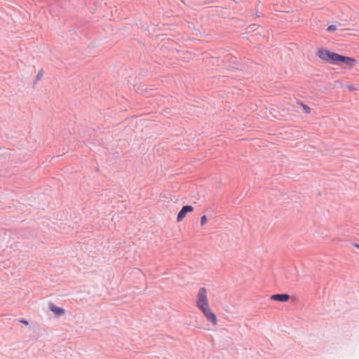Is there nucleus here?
<instances>
[{
	"mask_svg": "<svg viewBox=\"0 0 359 359\" xmlns=\"http://www.w3.org/2000/svg\"><path fill=\"white\" fill-rule=\"evenodd\" d=\"M197 306L202 311L204 316L208 320L211 322L213 325L217 324V318L209 308L208 302L207 299V291L205 287H200L197 295Z\"/></svg>",
	"mask_w": 359,
	"mask_h": 359,
	"instance_id": "obj_1",
	"label": "nucleus"
},
{
	"mask_svg": "<svg viewBox=\"0 0 359 359\" xmlns=\"http://www.w3.org/2000/svg\"><path fill=\"white\" fill-rule=\"evenodd\" d=\"M339 53L332 52L325 48H319L316 55L322 60L327 62L332 65L336 64Z\"/></svg>",
	"mask_w": 359,
	"mask_h": 359,
	"instance_id": "obj_2",
	"label": "nucleus"
},
{
	"mask_svg": "<svg viewBox=\"0 0 359 359\" xmlns=\"http://www.w3.org/2000/svg\"><path fill=\"white\" fill-rule=\"evenodd\" d=\"M356 62L357 60L353 57L339 54L335 65H345L348 67H352Z\"/></svg>",
	"mask_w": 359,
	"mask_h": 359,
	"instance_id": "obj_3",
	"label": "nucleus"
},
{
	"mask_svg": "<svg viewBox=\"0 0 359 359\" xmlns=\"http://www.w3.org/2000/svg\"><path fill=\"white\" fill-rule=\"evenodd\" d=\"M194 210V207L189 205H184L179 211L177 215V221L181 222L186 217L188 212H191Z\"/></svg>",
	"mask_w": 359,
	"mask_h": 359,
	"instance_id": "obj_4",
	"label": "nucleus"
},
{
	"mask_svg": "<svg viewBox=\"0 0 359 359\" xmlns=\"http://www.w3.org/2000/svg\"><path fill=\"white\" fill-rule=\"evenodd\" d=\"M290 296L286 293L274 294L271 295L270 299L280 302H286L289 300Z\"/></svg>",
	"mask_w": 359,
	"mask_h": 359,
	"instance_id": "obj_5",
	"label": "nucleus"
},
{
	"mask_svg": "<svg viewBox=\"0 0 359 359\" xmlns=\"http://www.w3.org/2000/svg\"><path fill=\"white\" fill-rule=\"evenodd\" d=\"M48 309L50 311L54 313L56 316H61L65 313L63 308L56 306L55 304L50 302L48 304Z\"/></svg>",
	"mask_w": 359,
	"mask_h": 359,
	"instance_id": "obj_6",
	"label": "nucleus"
},
{
	"mask_svg": "<svg viewBox=\"0 0 359 359\" xmlns=\"http://www.w3.org/2000/svg\"><path fill=\"white\" fill-rule=\"evenodd\" d=\"M299 104H301V106L302 107V108H303V109H304V112H305L306 114H310V113H311V108H310L308 105H306V104H304L303 102H300Z\"/></svg>",
	"mask_w": 359,
	"mask_h": 359,
	"instance_id": "obj_7",
	"label": "nucleus"
},
{
	"mask_svg": "<svg viewBox=\"0 0 359 359\" xmlns=\"http://www.w3.org/2000/svg\"><path fill=\"white\" fill-rule=\"evenodd\" d=\"M337 29V25H331L330 26H328L327 30L328 32H333V31H335Z\"/></svg>",
	"mask_w": 359,
	"mask_h": 359,
	"instance_id": "obj_8",
	"label": "nucleus"
},
{
	"mask_svg": "<svg viewBox=\"0 0 359 359\" xmlns=\"http://www.w3.org/2000/svg\"><path fill=\"white\" fill-rule=\"evenodd\" d=\"M208 221L207 217L205 215H203L201 217V225L203 226Z\"/></svg>",
	"mask_w": 359,
	"mask_h": 359,
	"instance_id": "obj_9",
	"label": "nucleus"
},
{
	"mask_svg": "<svg viewBox=\"0 0 359 359\" xmlns=\"http://www.w3.org/2000/svg\"><path fill=\"white\" fill-rule=\"evenodd\" d=\"M42 76H43V71L41 70V71L39 72V73L36 76V81H35L40 80Z\"/></svg>",
	"mask_w": 359,
	"mask_h": 359,
	"instance_id": "obj_10",
	"label": "nucleus"
},
{
	"mask_svg": "<svg viewBox=\"0 0 359 359\" xmlns=\"http://www.w3.org/2000/svg\"><path fill=\"white\" fill-rule=\"evenodd\" d=\"M348 89L350 90L351 91H353V90H356V87L353 85H349L347 86Z\"/></svg>",
	"mask_w": 359,
	"mask_h": 359,
	"instance_id": "obj_11",
	"label": "nucleus"
},
{
	"mask_svg": "<svg viewBox=\"0 0 359 359\" xmlns=\"http://www.w3.org/2000/svg\"><path fill=\"white\" fill-rule=\"evenodd\" d=\"M19 321L26 325L29 324L28 321L25 319H20Z\"/></svg>",
	"mask_w": 359,
	"mask_h": 359,
	"instance_id": "obj_12",
	"label": "nucleus"
},
{
	"mask_svg": "<svg viewBox=\"0 0 359 359\" xmlns=\"http://www.w3.org/2000/svg\"><path fill=\"white\" fill-rule=\"evenodd\" d=\"M354 246H355V248H357L358 249H359V244H358V243H355V244H354Z\"/></svg>",
	"mask_w": 359,
	"mask_h": 359,
	"instance_id": "obj_13",
	"label": "nucleus"
}]
</instances>
